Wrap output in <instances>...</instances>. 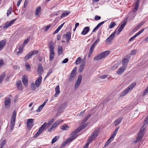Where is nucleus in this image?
<instances>
[{
  "label": "nucleus",
  "mask_w": 148,
  "mask_h": 148,
  "mask_svg": "<svg viewBox=\"0 0 148 148\" xmlns=\"http://www.w3.org/2000/svg\"><path fill=\"white\" fill-rule=\"evenodd\" d=\"M60 128L61 129L66 130H67L69 128V127L67 125L65 124L63 126H61Z\"/></svg>",
  "instance_id": "38"
},
{
  "label": "nucleus",
  "mask_w": 148,
  "mask_h": 148,
  "mask_svg": "<svg viewBox=\"0 0 148 148\" xmlns=\"http://www.w3.org/2000/svg\"><path fill=\"white\" fill-rule=\"evenodd\" d=\"M148 123V115H147L145 118L144 120V125L145 127H146L147 125V123Z\"/></svg>",
  "instance_id": "36"
},
{
  "label": "nucleus",
  "mask_w": 148,
  "mask_h": 148,
  "mask_svg": "<svg viewBox=\"0 0 148 148\" xmlns=\"http://www.w3.org/2000/svg\"><path fill=\"white\" fill-rule=\"evenodd\" d=\"M33 124V119H29L27 120V126L28 129H31L32 128Z\"/></svg>",
  "instance_id": "9"
},
{
  "label": "nucleus",
  "mask_w": 148,
  "mask_h": 148,
  "mask_svg": "<svg viewBox=\"0 0 148 148\" xmlns=\"http://www.w3.org/2000/svg\"><path fill=\"white\" fill-rule=\"evenodd\" d=\"M126 66L124 67H121L119 68V69L117 71L116 73L118 75L122 74L125 71L126 69Z\"/></svg>",
  "instance_id": "15"
},
{
  "label": "nucleus",
  "mask_w": 148,
  "mask_h": 148,
  "mask_svg": "<svg viewBox=\"0 0 148 148\" xmlns=\"http://www.w3.org/2000/svg\"><path fill=\"white\" fill-rule=\"evenodd\" d=\"M16 112L15 110L13 111L12 119L10 123V128L11 130L13 129L15 124V121L16 118Z\"/></svg>",
  "instance_id": "4"
},
{
  "label": "nucleus",
  "mask_w": 148,
  "mask_h": 148,
  "mask_svg": "<svg viewBox=\"0 0 148 148\" xmlns=\"http://www.w3.org/2000/svg\"><path fill=\"white\" fill-rule=\"evenodd\" d=\"M90 30L89 27H86L84 28L82 31L81 33V34L83 35H86L87 33H88Z\"/></svg>",
  "instance_id": "17"
},
{
  "label": "nucleus",
  "mask_w": 148,
  "mask_h": 148,
  "mask_svg": "<svg viewBox=\"0 0 148 148\" xmlns=\"http://www.w3.org/2000/svg\"><path fill=\"white\" fill-rule=\"evenodd\" d=\"M11 103L10 99L9 97H7L5 99L4 104L6 108H9Z\"/></svg>",
  "instance_id": "8"
},
{
  "label": "nucleus",
  "mask_w": 148,
  "mask_h": 148,
  "mask_svg": "<svg viewBox=\"0 0 148 148\" xmlns=\"http://www.w3.org/2000/svg\"><path fill=\"white\" fill-rule=\"evenodd\" d=\"M129 62V60L126 58L124 57L122 60V63L125 66V64H127Z\"/></svg>",
  "instance_id": "33"
},
{
  "label": "nucleus",
  "mask_w": 148,
  "mask_h": 148,
  "mask_svg": "<svg viewBox=\"0 0 148 148\" xmlns=\"http://www.w3.org/2000/svg\"><path fill=\"white\" fill-rule=\"evenodd\" d=\"M58 54L59 55H61L63 52V48L62 46H59L58 47Z\"/></svg>",
  "instance_id": "29"
},
{
  "label": "nucleus",
  "mask_w": 148,
  "mask_h": 148,
  "mask_svg": "<svg viewBox=\"0 0 148 148\" xmlns=\"http://www.w3.org/2000/svg\"><path fill=\"white\" fill-rule=\"evenodd\" d=\"M54 47L53 44L50 43L49 45V49L50 52H54Z\"/></svg>",
  "instance_id": "31"
},
{
  "label": "nucleus",
  "mask_w": 148,
  "mask_h": 148,
  "mask_svg": "<svg viewBox=\"0 0 148 148\" xmlns=\"http://www.w3.org/2000/svg\"><path fill=\"white\" fill-rule=\"evenodd\" d=\"M30 52H29L28 53V54H27V55H26L25 56L24 58V60L25 61H26L28 59L32 58V55H30Z\"/></svg>",
  "instance_id": "32"
},
{
  "label": "nucleus",
  "mask_w": 148,
  "mask_h": 148,
  "mask_svg": "<svg viewBox=\"0 0 148 148\" xmlns=\"http://www.w3.org/2000/svg\"><path fill=\"white\" fill-rule=\"evenodd\" d=\"M54 56V52H50L49 55V60L51 61H52L53 59Z\"/></svg>",
  "instance_id": "34"
},
{
  "label": "nucleus",
  "mask_w": 148,
  "mask_h": 148,
  "mask_svg": "<svg viewBox=\"0 0 148 148\" xmlns=\"http://www.w3.org/2000/svg\"><path fill=\"white\" fill-rule=\"evenodd\" d=\"M71 136L68 139H69V140L70 141V142L72 141L74 139H75L78 136L77 134H72V133H71Z\"/></svg>",
  "instance_id": "22"
},
{
  "label": "nucleus",
  "mask_w": 148,
  "mask_h": 148,
  "mask_svg": "<svg viewBox=\"0 0 148 148\" xmlns=\"http://www.w3.org/2000/svg\"><path fill=\"white\" fill-rule=\"evenodd\" d=\"M77 69V68L75 67L72 70L69 80V82H71L74 80L76 76Z\"/></svg>",
  "instance_id": "5"
},
{
  "label": "nucleus",
  "mask_w": 148,
  "mask_h": 148,
  "mask_svg": "<svg viewBox=\"0 0 148 148\" xmlns=\"http://www.w3.org/2000/svg\"><path fill=\"white\" fill-rule=\"evenodd\" d=\"M47 123H45L43 124L39 128L38 131L34 135V138H36L44 130L46 129L47 128Z\"/></svg>",
  "instance_id": "3"
},
{
  "label": "nucleus",
  "mask_w": 148,
  "mask_h": 148,
  "mask_svg": "<svg viewBox=\"0 0 148 148\" xmlns=\"http://www.w3.org/2000/svg\"><path fill=\"white\" fill-rule=\"evenodd\" d=\"M112 141V140H111L110 139H109L105 143L104 147H106Z\"/></svg>",
  "instance_id": "46"
},
{
  "label": "nucleus",
  "mask_w": 148,
  "mask_h": 148,
  "mask_svg": "<svg viewBox=\"0 0 148 148\" xmlns=\"http://www.w3.org/2000/svg\"><path fill=\"white\" fill-rule=\"evenodd\" d=\"M93 50L94 49L90 47V51H89V53L88 56V58H89L91 57L92 54Z\"/></svg>",
  "instance_id": "42"
},
{
  "label": "nucleus",
  "mask_w": 148,
  "mask_h": 148,
  "mask_svg": "<svg viewBox=\"0 0 148 148\" xmlns=\"http://www.w3.org/2000/svg\"><path fill=\"white\" fill-rule=\"evenodd\" d=\"M82 79V76L81 75H80L79 76L77 79L76 82L75 84L74 89H77L79 86V85L81 82Z\"/></svg>",
  "instance_id": "7"
},
{
  "label": "nucleus",
  "mask_w": 148,
  "mask_h": 148,
  "mask_svg": "<svg viewBox=\"0 0 148 148\" xmlns=\"http://www.w3.org/2000/svg\"><path fill=\"white\" fill-rule=\"evenodd\" d=\"M67 103H64L61 105L58 108V111L59 112H62L63 110L64 109Z\"/></svg>",
  "instance_id": "13"
},
{
  "label": "nucleus",
  "mask_w": 148,
  "mask_h": 148,
  "mask_svg": "<svg viewBox=\"0 0 148 148\" xmlns=\"http://www.w3.org/2000/svg\"><path fill=\"white\" fill-rule=\"evenodd\" d=\"M52 70L51 69H50L49 70L48 72L47 73L46 76L45 77V79H46L47 77L49 76L52 73Z\"/></svg>",
  "instance_id": "61"
},
{
  "label": "nucleus",
  "mask_w": 148,
  "mask_h": 148,
  "mask_svg": "<svg viewBox=\"0 0 148 148\" xmlns=\"http://www.w3.org/2000/svg\"><path fill=\"white\" fill-rule=\"evenodd\" d=\"M44 106L42 104L38 108V109L36 110V111L38 112H39L44 107Z\"/></svg>",
  "instance_id": "53"
},
{
  "label": "nucleus",
  "mask_w": 148,
  "mask_h": 148,
  "mask_svg": "<svg viewBox=\"0 0 148 148\" xmlns=\"http://www.w3.org/2000/svg\"><path fill=\"white\" fill-rule=\"evenodd\" d=\"M90 116V114H89L84 118V119L82 121V123H84L88 119Z\"/></svg>",
  "instance_id": "39"
},
{
  "label": "nucleus",
  "mask_w": 148,
  "mask_h": 148,
  "mask_svg": "<svg viewBox=\"0 0 148 148\" xmlns=\"http://www.w3.org/2000/svg\"><path fill=\"white\" fill-rule=\"evenodd\" d=\"M84 66L85 65L84 64H82L80 66L79 70V72L81 73L82 72L84 68Z\"/></svg>",
  "instance_id": "45"
},
{
  "label": "nucleus",
  "mask_w": 148,
  "mask_h": 148,
  "mask_svg": "<svg viewBox=\"0 0 148 148\" xmlns=\"http://www.w3.org/2000/svg\"><path fill=\"white\" fill-rule=\"evenodd\" d=\"M56 93L54 95V96L55 97H57L58 96V95L60 93L59 85L57 86L55 88Z\"/></svg>",
  "instance_id": "16"
},
{
  "label": "nucleus",
  "mask_w": 148,
  "mask_h": 148,
  "mask_svg": "<svg viewBox=\"0 0 148 148\" xmlns=\"http://www.w3.org/2000/svg\"><path fill=\"white\" fill-rule=\"evenodd\" d=\"M9 23V22H6V23H5V24L3 26V28H6L8 27H9L11 25Z\"/></svg>",
  "instance_id": "49"
},
{
  "label": "nucleus",
  "mask_w": 148,
  "mask_h": 148,
  "mask_svg": "<svg viewBox=\"0 0 148 148\" xmlns=\"http://www.w3.org/2000/svg\"><path fill=\"white\" fill-rule=\"evenodd\" d=\"M30 52V55H32V56L38 53V51L37 50H34Z\"/></svg>",
  "instance_id": "54"
},
{
  "label": "nucleus",
  "mask_w": 148,
  "mask_h": 148,
  "mask_svg": "<svg viewBox=\"0 0 148 148\" xmlns=\"http://www.w3.org/2000/svg\"><path fill=\"white\" fill-rule=\"evenodd\" d=\"M70 12L69 11L64 12L62 14L60 18H62L65 16L68 15Z\"/></svg>",
  "instance_id": "41"
},
{
  "label": "nucleus",
  "mask_w": 148,
  "mask_h": 148,
  "mask_svg": "<svg viewBox=\"0 0 148 148\" xmlns=\"http://www.w3.org/2000/svg\"><path fill=\"white\" fill-rule=\"evenodd\" d=\"M104 23V21H102L99 23L92 30V32H95L96 30H97L99 28L100 26L102 25Z\"/></svg>",
  "instance_id": "26"
},
{
  "label": "nucleus",
  "mask_w": 148,
  "mask_h": 148,
  "mask_svg": "<svg viewBox=\"0 0 148 148\" xmlns=\"http://www.w3.org/2000/svg\"><path fill=\"white\" fill-rule=\"evenodd\" d=\"M5 75V72H4L0 76V84L1 83Z\"/></svg>",
  "instance_id": "35"
},
{
  "label": "nucleus",
  "mask_w": 148,
  "mask_h": 148,
  "mask_svg": "<svg viewBox=\"0 0 148 148\" xmlns=\"http://www.w3.org/2000/svg\"><path fill=\"white\" fill-rule=\"evenodd\" d=\"M30 39V37H28L26 39H25L24 42L23 44L24 45H26L27 44V42H28L29 40Z\"/></svg>",
  "instance_id": "60"
},
{
  "label": "nucleus",
  "mask_w": 148,
  "mask_h": 148,
  "mask_svg": "<svg viewBox=\"0 0 148 148\" xmlns=\"http://www.w3.org/2000/svg\"><path fill=\"white\" fill-rule=\"evenodd\" d=\"M41 10V8L40 6H39L36 9V11L35 13L36 16H39L40 14V12Z\"/></svg>",
  "instance_id": "27"
},
{
  "label": "nucleus",
  "mask_w": 148,
  "mask_h": 148,
  "mask_svg": "<svg viewBox=\"0 0 148 148\" xmlns=\"http://www.w3.org/2000/svg\"><path fill=\"white\" fill-rule=\"evenodd\" d=\"M23 48L22 46L19 47V51L17 53V54L18 55L20 54L23 51Z\"/></svg>",
  "instance_id": "52"
},
{
  "label": "nucleus",
  "mask_w": 148,
  "mask_h": 148,
  "mask_svg": "<svg viewBox=\"0 0 148 148\" xmlns=\"http://www.w3.org/2000/svg\"><path fill=\"white\" fill-rule=\"evenodd\" d=\"M116 32V31H114V32L110 35L106 39V42H107L108 44H109L111 43L112 40L114 38Z\"/></svg>",
  "instance_id": "6"
},
{
  "label": "nucleus",
  "mask_w": 148,
  "mask_h": 148,
  "mask_svg": "<svg viewBox=\"0 0 148 148\" xmlns=\"http://www.w3.org/2000/svg\"><path fill=\"white\" fill-rule=\"evenodd\" d=\"M110 53L109 51H103L97 55L94 58L95 60H99L108 56Z\"/></svg>",
  "instance_id": "1"
},
{
  "label": "nucleus",
  "mask_w": 148,
  "mask_h": 148,
  "mask_svg": "<svg viewBox=\"0 0 148 148\" xmlns=\"http://www.w3.org/2000/svg\"><path fill=\"white\" fill-rule=\"evenodd\" d=\"M130 90H131V89L130 88L128 87L121 93V95L122 96L125 95Z\"/></svg>",
  "instance_id": "19"
},
{
  "label": "nucleus",
  "mask_w": 148,
  "mask_h": 148,
  "mask_svg": "<svg viewBox=\"0 0 148 148\" xmlns=\"http://www.w3.org/2000/svg\"><path fill=\"white\" fill-rule=\"evenodd\" d=\"M81 60L82 59H81V58H80V57H78L77 58V60H76V61L75 62V64L76 65H77V64H79L81 62Z\"/></svg>",
  "instance_id": "48"
},
{
  "label": "nucleus",
  "mask_w": 148,
  "mask_h": 148,
  "mask_svg": "<svg viewBox=\"0 0 148 148\" xmlns=\"http://www.w3.org/2000/svg\"><path fill=\"white\" fill-rule=\"evenodd\" d=\"M116 134L114 133V132H113L111 135V136L110 137V139L111 140H113L114 138L115 137V136L116 135Z\"/></svg>",
  "instance_id": "57"
},
{
  "label": "nucleus",
  "mask_w": 148,
  "mask_h": 148,
  "mask_svg": "<svg viewBox=\"0 0 148 148\" xmlns=\"http://www.w3.org/2000/svg\"><path fill=\"white\" fill-rule=\"evenodd\" d=\"M31 88L32 90H35L36 89V87L34 84L32 83L31 84Z\"/></svg>",
  "instance_id": "47"
},
{
  "label": "nucleus",
  "mask_w": 148,
  "mask_h": 148,
  "mask_svg": "<svg viewBox=\"0 0 148 148\" xmlns=\"http://www.w3.org/2000/svg\"><path fill=\"white\" fill-rule=\"evenodd\" d=\"M148 93V86L147 88L145 89V90L143 92V95H145L147 94Z\"/></svg>",
  "instance_id": "63"
},
{
  "label": "nucleus",
  "mask_w": 148,
  "mask_h": 148,
  "mask_svg": "<svg viewBox=\"0 0 148 148\" xmlns=\"http://www.w3.org/2000/svg\"><path fill=\"white\" fill-rule=\"evenodd\" d=\"M124 28V27L121 26L117 31V34L118 35Z\"/></svg>",
  "instance_id": "56"
},
{
  "label": "nucleus",
  "mask_w": 148,
  "mask_h": 148,
  "mask_svg": "<svg viewBox=\"0 0 148 148\" xmlns=\"http://www.w3.org/2000/svg\"><path fill=\"white\" fill-rule=\"evenodd\" d=\"M54 119H51L50 121H49L47 124V128H48L49 126L54 121Z\"/></svg>",
  "instance_id": "55"
},
{
  "label": "nucleus",
  "mask_w": 148,
  "mask_h": 148,
  "mask_svg": "<svg viewBox=\"0 0 148 148\" xmlns=\"http://www.w3.org/2000/svg\"><path fill=\"white\" fill-rule=\"evenodd\" d=\"M63 121V120H57L53 124L52 126L55 128L57 125L62 123Z\"/></svg>",
  "instance_id": "25"
},
{
  "label": "nucleus",
  "mask_w": 148,
  "mask_h": 148,
  "mask_svg": "<svg viewBox=\"0 0 148 148\" xmlns=\"http://www.w3.org/2000/svg\"><path fill=\"white\" fill-rule=\"evenodd\" d=\"M6 40L3 39L0 41V51L3 49L6 44Z\"/></svg>",
  "instance_id": "10"
},
{
  "label": "nucleus",
  "mask_w": 148,
  "mask_h": 148,
  "mask_svg": "<svg viewBox=\"0 0 148 148\" xmlns=\"http://www.w3.org/2000/svg\"><path fill=\"white\" fill-rule=\"evenodd\" d=\"M98 134V130H95L92 133L90 136L89 138L88 141L87 143H91L93 140H95Z\"/></svg>",
  "instance_id": "2"
},
{
  "label": "nucleus",
  "mask_w": 148,
  "mask_h": 148,
  "mask_svg": "<svg viewBox=\"0 0 148 148\" xmlns=\"http://www.w3.org/2000/svg\"><path fill=\"white\" fill-rule=\"evenodd\" d=\"M142 138V136L140 135H138L136 138V140L134 141L133 143H134L135 144L136 143L140 141Z\"/></svg>",
  "instance_id": "28"
},
{
  "label": "nucleus",
  "mask_w": 148,
  "mask_h": 148,
  "mask_svg": "<svg viewBox=\"0 0 148 148\" xmlns=\"http://www.w3.org/2000/svg\"><path fill=\"white\" fill-rule=\"evenodd\" d=\"M99 41L100 40L99 39H97L92 44L90 47L94 49L96 45L99 42Z\"/></svg>",
  "instance_id": "30"
},
{
  "label": "nucleus",
  "mask_w": 148,
  "mask_h": 148,
  "mask_svg": "<svg viewBox=\"0 0 148 148\" xmlns=\"http://www.w3.org/2000/svg\"><path fill=\"white\" fill-rule=\"evenodd\" d=\"M59 136H55L52 140L51 143L53 144L56 142L59 137Z\"/></svg>",
  "instance_id": "37"
},
{
  "label": "nucleus",
  "mask_w": 148,
  "mask_h": 148,
  "mask_svg": "<svg viewBox=\"0 0 148 148\" xmlns=\"http://www.w3.org/2000/svg\"><path fill=\"white\" fill-rule=\"evenodd\" d=\"M69 142H70V141L68 139H67L66 140V141L62 144L60 147H64Z\"/></svg>",
  "instance_id": "43"
},
{
  "label": "nucleus",
  "mask_w": 148,
  "mask_h": 148,
  "mask_svg": "<svg viewBox=\"0 0 148 148\" xmlns=\"http://www.w3.org/2000/svg\"><path fill=\"white\" fill-rule=\"evenodd\" d=\"M130 90H131V89L130 88L128 87L121 93V95L122 96L125 95Z\"/></svg>",
  "instance_id": "20"
},
{
  "label": "nucleus",
  "mask_w": 148,
  "mask_h": 148,
  "mask_svg": "<svg viewBox=\"0 0 148 148\" xmlns=\"http://www.w3.org/2000/svg\"><path fill=\"white\" fill-rule=\"evenodd\" d=\"M80 131V130H79V128H78L72 132V134H77V133Z\"/></svg>",
  "instance_id": "58"
},
{
  "label": "nucleus",
  "mask_w": 148,
  "mask_h": 148,
  "mask_svg": "<svg viewBox=\"0 0 148 148\" xmlns=\"http://www.w3.org/2000/svg\"><path fill=\"white\" fill-rule=\"evenodd\" d=\"M146 127H145V126H144V125H143L138 133V135L142 136V138H143L144 134V131Z\"/></svg>",
  "instance_id": "24"
},
{
  "label": "nucleus",
  "mask_w": 148,
  "mask_h": 148,
  "mask_svg": "<svg viewBox=\"0 0 148 148\" xmlns=\"http://www.w3.org/2000/svg\"><path fill=\"white\" fill-rule=\"evenodd\" d=\"M116 25V23L114 21L112 22L111 23L109 26V28L110 29H112Z\"/></svg>",
  "instance_id": "40"
},
{
  "label": "nucleus",
  "mask_w": 148,
  "mask_h": 148,
  "mask_svg": "<svg viewBox=\"0 0 148 148\" xmlns=\"http://www.w3.org/2000/svg\"><path fill=\"white\" fill-rule=\"evenodd\" d=\"M42 77L41 76H40L36 81L35 84L37 87H38L40 85L42 81Z\"/></svg>",
  "instance_id": "12"
},
{
  "label": "nucleus",
  "mask_w": 148,
  "mask_h": 148,
  "mask_svg": "<svg viewBox=\"0 0 148 148\" xmlns=\"http://www.w3.org/2000/svg\"><path fill=\"white\" fill-rule=\"evenodd\" d=\"M6 143V141L5 140H4L3 142H2L1 146L0 147V148H3V146L5 145Z\"/></svg>",
  "instance_id": "62"
},
{
  "label": "nucleus",
  "mask_w": 148,
  "mask_h": 148,
  "mask_svg": "<svg viewBox=\"0 0 148 148\" xmlns=\"http://www.w3.org/2000/svg\"><path fill=\"white\" fill-rule=\"evenodd\" d=\"M123 118V117H119L118 119H117L114 122V125L115 126L118 125L120 123L121 121L122 120Z\"/></svg>",
  "instance_id": "23"
},
{
  "label": "nucleus",
  "mask_w": 148,
  "mask_h": 148,
  "mask_svg": "<svg viewBox=\"0 0 148 148\" xmlns=\"http://www.w3.org/2000/svg\"><path fill=\"white\" fill-rule=\"evenodd\" d=\"M71 32H69L63 35V37L64 38H66V40L67 42H69L71 38Z\"/></svg>",
  "instance_id": "11"
},
{
  "label": "nucleus",
  "mask_w": 148,
  "mask_h": 148,
  "mask_svg": "<svg viewBox=\"0 0 148 148\" xmlns=\"http://www.w3.org/2000/svg\"><path fill=\"white\" fill-rule=\"evenodd\" d=\"M101 18V17L100 16L96 15L95 16L94 19L95 21H98Z\"/></svg>",
  "instance_id": "59"
},
{
  "label": "nucleus",
  "mask_w": 148,
  "mask_h": 148,
  "mask_svg": "<svg viewBox=\"0 0 148 148\" xmlns=\"http://www.w3.org/2000/svg\"><path fill=\"white\" fill-rule=\"evenodd\" d=\"M12 7H10L9 9L7 10V16H8L10 15L12 13Z\"/></svg>",
  "instance_id": "44"
},
{
  "label": "nucleus",
  "mask_w": 148,
  "mask_h": 148,
  "mask_svg": "<svg viewBox=\"0 0 148 148\" xmlns=\"http://www.w3.org/2000/svg\"><path fill=\"white\" fill-rule=\"evenodd\" d=\"M137 51V50L136 49L133 50L131 51V54L132 55H134L136 54Z\"/></svg>",
  "instance_id": "64"
},
{
  "label": "nucleus",
  "mask_w": 148,
  "mask_h": 148,
  "mask_svg": "<svg viewBox=\"0 0 148 148\" xmlns=\"http://www.w3.org/2000/svg\"><path fill=\"white\" fill-rule=\"evenodd\" d=\"M16 86L18 89L19 90H23L22 84L21 81H18L16 82Z\"/></svg>",
  "instance_id": "14"
},
{
  "label": "nucleus",
  "mask_w": 148,
  "mask_h": 148,
  "mask_svg": "<svg viewBox=\"0 0 148 148\" xmlns=\"http://www.w3.org/2000/svg\"><path fill=\"white\" fill-rule=\"evenodd\" d=\"M136 85V83L135 82H134L128 87L130 88L132 90L133 88H134Z\"/></svg>",
  "instance_id": "50"
},
{
  "label": "nucleus",
  "mask_w": 148,
  "mask_h": 148,
  "mask_svg": "<svg viewBox=\"0 0 148 148\" xmlns=\"http://www.w3.org/2000/svg\"><path fill=\"white\" fill-rule=\"evenodd\" d=\"M43 71V68L42 64H39L38 65V72L40 75L42 74V72Z\"/></svg>",
  "instance_id": "18"
},
{
  "label": "nucleus",
  "mask_w": 148,
  "mask_h": 148,
  "mask_svg": "<svg viewBox=\"0 0 148 148\" xmlns=\"http://www.w3.org/2000/svg\"><path fill=\"white\" fill-rule=\"evenodd\" d=\"M25 66L27 70L28 71L30 70V67L28 63L26 62L25 63Z\"/></svg>",
  "instance_id": "51"
},
{
  "label": "nucleus",
  "mask_w": 148,
  "mask_h": 148,
  "mask_svg": "<svg viewBox=\"0 0 148 148\" xmlns=\"http://www.w3.org/2000/svg\"><path fill=\"white\" fill-rule=\"evenodd\" d=\"M22 82L25 86H27L28 84V80L27 79V77L26 76H24V77L22 78Z\"/></svg>",
  "instance_id": "21"
}]
</instances>
